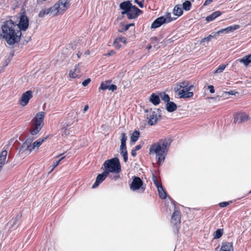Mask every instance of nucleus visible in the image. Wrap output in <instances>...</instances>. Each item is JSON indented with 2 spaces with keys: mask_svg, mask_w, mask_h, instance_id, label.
<instances>
[{
  "mask_svg": "<svg viewBox=\"0 0 251 251\" xmlns=\"http://www.w3.org/2000/svg\"><path fill=\"white\" fill-rule=\"evenodd\" d=\"M172 21L171 18V13H168L167 17L163 16L160 17L155 19L152 23L151 25V28H156L160 27L162 24L164 23H168Z\"/></svg>",
  "mask_w": 251,
  "mask_h": 251,
  "instance_id": "nucleus-7",
  "label": "nucleus"
},
{
  "mask_svg": "<svg viewBox=\"0 0 251 251\" xmlns=\"http://www.w3.org/2000/svg\"><path fill=\"white\" fill-rule=\"evenodd\" d=\"M213 0H206L204 3V5H208L210 4Z\"/></svg>",
  "mask_w": 251,
  "mask_h": 251,
  "instance_id": "nucleus-55",
  "label": "nucleus"
},
{
  "mask_svg": "<svg viewBox=\"0 0 251 251\" xmlns=\"http://www.w3.org/2000/svg\"><path fill=\"white\" fill-rule=\"evenodd\" d=\"M148 48V49H151V46H149Z\"/></svg>",
  "mask_w": 251,
  "mask_h": 251,
  "instance_id": "nucleus-61",
  "label": "nucleus"
},
{
  "mask_svg": "<svg viewBox=\"0 0 251 251\" xmlns=\"http://www.w3.org/2000/svg\"><path fill=\"white\" fill-rule=\"evenodd\" d=\"M1 30L0 38L5 39L9 45H13L20 41L22 32L17 24L11 20L3 23L1 25Z\"/></svg>",
  "mask_w": 251,
  "mask_h": 251,
  "instance_id": "nucleus-1",
  "label": "nucleus"
},
{
  "mask_svg": "<svg viewBox=\"0 0 251 251\" xmlns=\"http://www.w3.org/2000/svg\"><path fill=\"white\" fill-rule=\"evenodd\" d=\"M134 24L131 23L129 24H126V25H121L120 29L119 30L120 32H123L124 31H126L127 30L129 27L131 26H134Z\"/></svg>",
  "mask_w": 251,
  "mask_h": 251,
  "instance_id": "nucleus-31",
  "label": "nucleus"
},
{
  "mask_svg": "<svg viewBox=\"0 0 251 251\" xmlns=\"http://www.w3.org/2000/svg\"><path fill=\"white\" fill-rule=\"evenodd\" d=\"M124 150H126V143H125V142H121L120 151H124Z\"/></svg>",
  "mask_w": 251,
  "mask_h": 251,
  "instance_id": "nucleus-47",
  "label": "nucleus"
},
{
  "mask_svg": "<svg viewBox=\"0 0 251 251\" xmlns=\"http://www.w3.org/2000/svg\"><path fill=\"white\" fill-rule=\"evenodd\" d=\"M32 141L33 138H28L27 139L20 148L19 153L20 154H24L25 155L29 154L32 151V150L30 148Z\"/></svg>",
  "mask_w": 251,
  "mask_h": 251,
  "instance_id": "nucleus-8",
  "label": "nucleus"
},
{
  "mask_svg": "<svg viewBox=\"0 0 251 251\" xmlns=\"http://www.w3.org/2000/svg\"><path fill=\"white\" fill-rule=\"evenodd\" d=\"M44 141V139H38L37 140L34 142L32 145L31 144L30 149L32 150V151L37 150L40 147V146L41 145Z\"/></svg>",
  "mask_w": 251,
  "mask_h": 251,
  "instance_id": "nucleus-24",
  "label": "nucleus"
},
{
  "mask_svg": "<svg viewBox=\"0 0 251 251\" xmlns=\"http://www.w3.org/2000/svg\"><path fill=\"white\" fill-rule=\"evenodd\" d=\"M182 88L181 87H180V84H177L176 86L174 88V90L176 92H179L180 90V89Z\"/></svg>",
  "mask_w": 251,
  "mask_h": 251,
  "instance_id": "nucleus-49",
  "label": "nucleus"
},
{
  "mask_svg": "<svg viewBox=\"0 0 251 251\" xmlns=\"http://www.w3.org/2000/svg\"><path fill=\"white\" fill-rule=\"evenodd\" d=\"M236 92L233 91H230L229 92H226L229 95H235Z\"/></svg>",
  "mask_w": 251,
  "mask_h": 251,
  "instance_id": "nucleus-57",
  "label": "nucleus"
},
{
  "mask_svg": "<svg viewBox=\"0 0 251 251\" xmlns=\"http://www.w3.org/2000/svg\"><path fill=\"white\" fill-rule=\"evenodd\" d=\"M47 15H50L53 17L56 16L55 12L54 11V9H53V6L47 9H42L38 14V17L43 18Z\"/></svg>",
  "mask_w": 251,
  "mask_h": 251,
  "instance_id": "nucleus-14",
  "label": "nucleus"
},
{
  "mask_svg": "<svg viewBox=\"0 0 251 251\" xmlns=\"http://www.w3.org/2000/svg\"><path fill=\"white\" fill-rule=\"evenodd\" d=\"M150 101L155 105H158L160 102L159 96L152 93L150 96Z\"/></svg>",
  "mask_w": 251,
  "mask_h": 251,
  "instance_id": "nucleus-21",
  "label": "nucleus"
},
{
  "mask_svg": "<svg viewBox=\"0 0 251 251\" xmlns=\"http://www.w3.org/2000/svg\"><path fill=\"white\" fill-rule=\"evenodd\" d=\"M60 156L61 157L58 160L53 162L51 171H52L54 168H55L59 165L60 161L65 158V156H63V154H60L59 155L57 156V157H59Z\"/></svg>",
  "mask_w": 251,
  "mask_h": 251,
  "instance_id": "nucleus-32",
  "label": "nucleus"
},
{
  "mask_svg": "<svg viewBox=\"0 0 251 251\" xmlns=\"http://www.w3.org/2000/svg\"><path fill=\"white\" fill-rule=\"evenodd\" d=\"M238 61L240 63H243L246 67H248L249 64L251 63V54L239 59Z\"/></svg>",
  "mask_w": 251,
  "mask_h": 251,
  "instance_id": "nucleus-18",
  "label": "nucleus"
},
{
  "mask_svg": "<svg viewBox=\"0 0 251 251\" xmlns=\"http://www.w3.org/2000/svg\"><path fill=\"white\" fill-rule=\"evenodd\" d=\"M194 88L193 85H190L188 87L182 89L178 93L180 98H189L193 96V92H191Z\"/></svg>",
  "mask_w": 251,
  "mask_h": 251,
  "instance_id": "nucleus-11",
  "label": "nucleus"
},
{
  "mask_svg": "<svg viewBox=\"0 0 251 251\" xmlns=\"http://www.w3.org/2000/svg\"><path fill=\"white\" fill-rule=\"evenodd\" d=\"M208 88L209 89V91L211 93H214L215 92V90L213 85H209L208 86Z\"/></svg>",
  "mask_w": 251,
  "mask_h": 251,
  "instance_id": "nucleus-54",
  "label": "nucleus"
},
{
  "mask_svg": "<svg viewBox=\"0 0 251 251\" xmlns=\"http://www.w3.org/2000/svg\"><path fill=\"white\" fill-rule=\"evenodd\" d=\"M232 243L230 242H226L222 244L220 251H233Z\"/></svg>",
  "mask_w": 251,
  "mask_h": 251,
  "instance_id": "nucleus-19",
  "label": "nucleus"
},
{
  "mask_svg": "<svg viewBox=\"0 0 251 251\" xmlns=\"http://www.w3.org/2000/svg\"><path fill=\"white\" fill-rule=\"evenodd\" d=\"M7 155V151L6 150L2 151L0 154V165L2 166L5 164Z\"/></svg>",
  "mask_w": 251,
  "mask_h": 251,
  "instance_id": "nucleus-26",
  "label": "nucleus"
},
{
  "mask_svg": "<svg viewBox=\"0 0 251 251\" xmlns=\"http://www.w3.org/2000/svg\"><path fill=\"white\" fill-rule=\"evenodd\" d=\"M159 197L162 199H165L167 197V194L163 187L158 188L157 189Z\"/></svg>",
  "mask_w": 251,
  "mask_h": 251,
  "instance_id": "nucleus-30",
  "label": "nucleus"
},
{
  "mask_svg": "<svg viewBox=\"0 0 251 251\" xmlns=\"http://www.w3.org/2000/svg\"><path fill=\"white\" fill-rule=\"evenodd\" d=\"M179 84L182 89L187 88L188 87V86L190 85L189 82L187 81H183L182 82H180Z\"/></svg>",
  "mask_w": 251,
  "mask_h": 251,
  "instance_id": "nucleus-43",
  "label": "nucleus"
},
{
  "mask_svg": "<svg viewBox=\"0 0 251 251\" xmlns=\"http://www.w3.org/2000/svg\"><path fill=\"white\" fill-rule=\"evenodd\" d=\"M130 188L132 191H136L140 188L143 189V191L145 190V188L143 187V182L138 176H134L133 178L132 181L130 185Z\"/></svg>",
  "mask_w": 251,
  "mask_h": 251,
  "instance_id": "nucleus-10",
  "label": "nucleus"
},
{
  "mask_svg": "<svg viewBox=\"0 0 251 251\" xmlns=\"http://www.w3.org/2000/svg\"><path fill=\"white\" fill-rule=\"evenodd\" d=\"M171 143L170 139L164 138L151 145L149 154L155 155L156 162L158 165H160L165 160Z\"/></svg>",
  "mask_w": 251,
  "mask_h": 251,
  "instance_id": "nucleus-2",
  "label": "nucleus"
},
{
  "mask_svg": "<svg viewBox=\"0 0 251 251\" xmlns=\"http://www.w3.org/2000/svg\"><path fill=\"white\" fill-rule=\"evenodd\" d=\"M32 97V92L30 90L24 93L20 99V105L22 106H25L27 104L30 99Z\"/></svg>",
  "mask_w": 251,
  "mask_h": 251,
  "instance_id": "nucleus-12",
  "label": "nucleus"
},
{
  "mask_svg": "<svg viewBox=\"0 0 251 251\" xmlns=\"http://www.w3.org/2000/svg\"><path fill=\"white\" fill-rule=\"evenodd\" d=\"M226 65H221L220 66H219L217 69L216 70H215L214 71V73H217V74H218V73H221L222 72H223V71L225 70V69L226 68Z\"/></svg>",
  "mask_w": 251,
  "mask_h": 251,
  "instance_id": "nucleus-39",
  "label": "nucleus"
},
{
  "mask_svg": "<svg viewBox=\"0 0 251 251\" xmlns=\"http://www.w3.org/2000/svg\"><path fill=\"white\" fill-rule=\"evenodd\" d=\"M177 108L176 105L173 102L169 101L166 104V109L169 112H173Z\"/></svg>",
  "mask_w": 251,
  "mask_h": 251,
  "instance_id": "nucleus-22",
  "label": "nucleus"
},
{
  "mask_svg": "<svg viewBox=\"0 0 251 251\" xmlns=\"http://www.w3.org/2000/svg\"><path fill=\"white\" fill-rule=\"evenodd\" d=\"M191 3L189 1H186L183 3L182 7L183 9L186 11H189L191 9Z\"/></svg>",
  "mask_w": 251,
  "mask_h": 251,
  "instance_id": "nucleus-33",
  "label": "nucleus"
},
{
  "mask_svg": "<svg viewBox=\"0 0 251 251\" xmlns=\"http://www.w3.org/2000/svg\"><path fill=\"white\" fill-rule=\"evenodd\" d=\"M88 108L89 106L88 105H85L83 109V112L85 113L88 109Z\"/></svg>",
  "mask_w": 251,
  "mask_h": 251,
  "instance_id": "nucleus-56",
  "label": "nucleus"
},
{
  "mask_svg": "<svg viewBox=\"0 0 251 251\" xmlns=\"http://www.w3.org/2000/svg\"><path fill=\"white\" fill-rule=\"evenodd\" d=\"M171 222L175 225L179 223L180 222V213L177 210H175L172 216Z\"/></svg>",
  "mask_w": 251,
  "mask_h": 251,
  "instance_id": "nucleus-17",
  "label": "nucleus"
},
{
  "mask_svg": "<svg viewBox=\"0 0 251 251\" xmlns=\"http://www.w3.org/2000/svg\"><path fill=\"white\" fill-rule=\"evenodd\" d=\"M251 193V191L250 192V193Z\"/></svg>",
  "mask_w": 251,
  "mask_h": 251,
  "instance_id": "nucleus-62",
  "label": "nucleus"
},
{
  "mask_svg": "<svg viewBox=\"0 0 251 251\" xmlns=\"http://www.w3.org/2000/svg\"><path fill=\"white\" fill-rule=\"evenodd\" d=\"M114 45L115 48L117 49H119L121 47V45H120V43L117 41V39H116L114 42Z\"/></svg>",
  "mask_w": 251,
  "mask_h": 251,
  "instance_id": "nucleus-52",
  "label": "nucleus"
},
{
  "mask_svg": "<svg viewBox=\"0 0 251 251\" xmlns=\"http://www.w3.org/2000/svg\"><path fill=\"white\" fill-rule=\"evenodd\" d=\"M223 230L221 229H217L215 233H214V239H218L219 238H220L222 235H223Z\"/></svg>",
  "mask_w": 251,
  "mask_h": 251,
  "instance_id": "nucleus-35",
  "label": "nucleus"
},
{
  "mask_svg": "<svg viewBox=\"0 0 251 251\" xmlns=\"http://www.w3.org/2000/svg\"><path fill=\"white\" fill-rule=\"evenodd\" d=\"M111 83V80H107L104 82H102L101 83L99 89L102 90H105L106 89L108 90Z\"/></svg>",
  "mask_w": 251,
  "mask_h": 251,
  "instance_id": "nucleus-27",
  "label": "nucleus"
},
{
  "mask_svg": "<svg viewBox=\"0 0 251 251\" xmlns=\"http://www.w3.org/2000/svg\"><path fill=\"white\" fill-rule=\"evenodd\" d=\"M249 119V115L245 113H239L235 115L234 122L242 123L247 121Z\"/></svg>",
  "mask_w": 251,
  "mask_h": 251,
  "instance_id": "nucleus-16",
  "label": "nucleus"
},
{
  "mask_svg": "<svg viewBox=\"0 0 251 251\" xmlns=\"http://www.w3.org/2000/svg\"><path fill=\"white\" fill-rule=\"evenodd\" d=\"M132 4L129 1H126L122 2L120 5V7L123 11H127L131 7Z\"/></svg>",
  "mask_w": 251,
  "mask_h": 251,
  "instance_id": "nucleus-20",
  "label": "nucleus"
},
{
  "mask_svg": "<svg viewBox=\"0 0 251 251\" xmlns=\"http://www.w3.org/2000/svg\"><path fill=\"white\" fill-rule=\"evenodd\" d=\"M223 33H228L227 27L218 31L215 33V35H219V34Z\"/></svg>",
  "mask_w": 251,
  "mask_h": 251,
  "instance_id": "nucleus-46",
  "label": "nucleus"
},
{
  "mask_svg": "<svg viewBox=\"0 0 251 251\" xmlns=\"http://www.w3.org/2000/svg\"><path fill=\"white\" fill-rule=\"evenodd\" d=\"M126 140H127V136L126 135V134L124 132L122 133L121 142L126 143Z\"/></svg>",
  "mask_w": 251,
  "mask_h": 251,
  "instance_id": "nucleus-45",
  "label": "nucleus"
},
{
  "mask_svg": "<svg viewBox=\"0 0 251 251\" xmlns=\"http://www.w3.org/2000/svg\"><path fill=\"white\" fill-rule=\"evenodd\" d=\"M17 25L21 31L22 30L25 31L28 26V20L27 17L24 15H21L19 23Z\"/></svg>",
  "mask_w": 251,
  "mask_h": 251,
  "instance_id": "nucleus-13",
  "label": "nucleus"
},
{
  "mask_svg": "<svg viewBox=\"0 0 251 251\" xmlns=\"http://www.w3.org/2000/svg\"><path fill=\"white\" fill-rule=\"evenodd\" d=\"M142 11L135 5H133L127 11H122V14H126L129 19L136 18Z\"/></svg>",
  "mask_w": 251,
  "mask_h": 251,
  "instance_id": "nucleus-9",
  "label": "nucleus"
},
{
  "mask_svg": "<svg viewBox=\"0 0 251 251\" xmlns=\"http://www.w3.org/2000/svg\"><path fill=\"white\" fill-rule=\"evenodd\" d=\"M120 153L124 158V162H126L128 159L127 150L121 151Z\"/></svg>",
  "mask_w": 251,
  "mask_h": 251,
  "instance_id": "nucleus-40",
  "label": "nucleus"
},
{
  "mask_svg": "<svg viewBox=\"0 0 251 251\" xmlns=\"http://www.w3.org/2000/svg\"><path fill=\"white\" fill-rule=\"evenodd\" d=\"M108 174L106 171H103L102 174H99L96 179L95 182L92 186V188H97L108 176Z\"/></svg>",
  "mask_w": 251,
  "mask_h": 251,
  "instance_id": "nucleus-15",
  "label": "nucleus"
},
{
  "mask_svg": "<svg viewBox=\"0 0 251 251\" xmlns=\"http://www.w3.org/2000/svg\"><path fill=\"white\" fill-rule=\"evenodd\" d=\"M2 167V166L1 165H0V171L1 170Z\"/></svg>",
  "mask_w": 251,
  "mask_h": 251,
  "instance_id": "nucleus-60",
  "label": "nucleus"
},
{
  "mask_svg": "<svg viewBox=\"0 0 251 251\" xmlns=\"http://www.w3.org/2000/svg\"><path fill=\"white\" fill-rule=\"evenodd\" d=\"M116 89H117L116 85H115L114 84H110L109 88V89H108L109 90H111L112 91H114Z\"/></svg>",
  "mask_w": 251,
  "mask_h": 251,
  "instance_id": "nucleus-51",
  "label": "nucleus"
},
{
  "mask_svg": "<svg viewBox=\"0 0 251 251\" xmlns=\"http://www.w3.org/2000/svg\"><path fill=\"white\" fill-rule=\"evenodd\" d=\"M222 14V13L219 11H217L214 12H213L210 15H208L206 20L207 22H209L212 21L214 19H215L217 17H219Z\"/></svg>",
  "mask_w": 251,
  "mask_h": 251,
  "instance_id": "nucleus-23",
  "label": "nucleus"
},
{
  "mask_svg": "<svg viewBox=\"0 0 251 251\" xmlns=\"http://www.w3.org/2000/svg\"><path fill=\"white\" fill-rule=\"evenodd\" d=\"M139 134L140 133L138 131H134L130 137L131 141L133 143L136 142L139 138Z\"/></svg>",
  "mask_w": 251,
  "mask_h": 251,
  "instance_id": "nucleus-29",
  "label": "nucleus"
},
{
  "mask_svg": "<svg viewBox=\"0 0 251 251\" xmlns=\"http://www.w3.org/2000/svg\"><path fill=\"white\" fill-rule=\"evenodd\" d=\"M45 114L44 112H40L37 113L35 117L33 118V123L30 130L32 135H37L43 127Z\"/></svg>",
  "mask_w": 251,
  "mask_h": 251,
  "instance_id": "nucleus-4",
  "label": "nucleus"
},
{
  "mask_svg": "<svg viewBox=\"0 0 251 251\" xmlns=\"http://www.w3.org/2000/svg\"><path fill=\"white\" fill-rule=\"evenodd\" d=\"M117 41H118L120 43H122L124 44L126 43V38L124 37H119L116 38Z\"/></svg>",
  "mask_w": 251,
  "mask_h": 251,
  "instance_id": "nucleus-44",
  "label": "nucleus"
},
{
  "mask_svg": "<svg viewBox=\"0 0 251 251\" xmlns=\"http://www.w3.org/2000/svg\"><path fill=\"white\" fill-rule=\"evenodd\" d=\"M183 13V11L180 6L176 5L173 9V14L177 16H181Z\"/></svg>",
  "mask_w": 251,
  "mask_h": 251,
  "instance_id": "nucleus-28",
  "label": "nucleus"
},
{
  "mask_svg": "<svg viewBox=\"0 0 251 251\" xmlns=\"http://www.w3.org/2000/svg\"><path fill=\"white\" fill-rule=\"evenodd\" d=\"M70 0H59L53 5L56 16L63 13L70 6Z\"/></svg>",
  "mask_w": 251,
  "mask_h": 251,
  "instance_id": "nucleus-6",
  "label": "nucleus"
},
{
  "mask_svg": "<svg viewBox=\"0 0 251 251\" xmlns=\"http://www.w3.org/2000/svg\"><path fill=\"white\" fill-rule=\"evenodd\" d=\"M142 146L141 145H138L136 146L131 151V155L133 157L136 155V151L139 150L141 148Z\"/></svg>",
  "mask_w": 251,
  "mask_h": 251,
  "instance_id": "nucleus-34",
  "label": "nucleus"
},
{
  "mask_svg": "<svg viewBox=\"0 0 251 251\" xmlns=\"http://www.w3.org/2000/svg\"><path fill=\"white\" fill-rule=\"evenodd\" d=\"M134 2L137 3L139 7L141 8H143L144 7V2L143 1H139L138 0H134Z\"/></svg>",
  "mask_w": 251,
  "mask_h": 251,
  "instance_id": "nucleus-50",
  "label": "nucleus"
},
{
  "mask_svg": "<svg viewBox=\"0 0 251 251\" xmlns=\"http://www.w3.org/2000/svg\"><path fill=\"white\" fill-rule=\"evenodd\" d=\"M119 177H120L119 175H118V176H114V178L115 180H116V179H118L119 178Z\"/></svg>",
  "mask_w": 251,
  "mask_h": 251,
  "instance_id": "nucleus-59",
  "label": "nucleus"
},
{
  "mask_svg": "<svg viewBox=\"0 0 251 251\" xmlns=\"http://www.w3.org/2000/svg\"><path fill=\"white\" fill-rule=\"evenodd\" d=\"M160 97L162 100L165 102L168 103L170 101V97L168 95L165 94H161Z\"/></svg>",
  "mask_w": 251,
  "mask_h": 251,
  "instance_id": "nucleus-42",
  "label": "nucleus"
},
{
  "mask_svg": "<svg viewBox=\"0 0 251 251\" xmlns=\"http://www.w3.org/2000/svg\"><path fill=\"white\" fill-rule=\"evenodd\" d=\"M61 132L62 136L64 137H66L70 134L69 130L66 127H64L61 129Z\"/></svg>",
  "mask_w": 251,
  "mask_h": 251,
  "instance_id": "nucleus-38",
  "label": "nucleus"
},
{
  "mask_svg": "<svg viewBox=\"0 0 251 251\" xmlns=\"http://www.w3.org/2000/svg\"><path fill=\"white\" fill-rule=\"evenodd\" d=\"M239 28V25H234L227 27L228 33L232 32Z\"/></svg>",
  "mask_w": 251,
  "mask_h": 251,
  "instance_id": "nucleus-37",
  "label": "nucleus"
},
{
  "mask_svg": "<svg viewBox=\"0 0 251 251\" xmlns=\"http://www.w3.org/2000/svg\"><path fill=\"white\" fill-rule=\"evenodd\" d=\"M90 78H87L82 82V84L83 86H86L90 83Z\"/></svg>",
  "mask_w": 251,
  "mask_h": 251,
  "instance_id": "nucleus-48",
  "label": "nucleus"
},
{
  "mask_svg": "<svg viewBox=\"0 0 251 251\" xmlns=\"http://www.w3.org/2000/svg\"><path fill=\"white\" fill-rule=\"evenodd\" d=\"M229 204L228 202H222L219 203V205L221 207H225L227 206Z\"/></svg>",
  "mask_w": 251,
  "mask_h": 251,
  "instance_id": "nucleus-53",
  "label": "nucleus"
},
{
  "mask_svg": "<svg viewBox=\"0 0 251 251\" xmlns=\"http://www.w3.org/2000/svg\"><path fill=\"white\" fill-rule=\"evenodd\" d=\"M152 180L153 181L154 184L155 185L156 187H157V189H158V188L162 187V185H161V184L157 179L156 176L154 175H152Z\"/></svg>",
  "mask_w": 251,
  "mask_h": 251,
  "instance_id": "nucleus-36",
  "label": "nucleus"
},
{
  "mask_svg": "<svg viewBox=\"0 0 251 251\" xmlns=\"http://www.w3.org/2000/svg\"><path fill=\"white\" fill-rule=\"evenodd\" d=\"M103 165L104 171H106L108 175L109 173L118 174L121 171L120 163L117 157L106 160Z\"/></svg>",
  "mask_w": 251,
  "mask_h": 251,
  "instance_id": "nucleus-3",
  "label": "nucleus"
},
{
  "mask_svg": "<svg viewBox=\"0 0 251 251\" xmlns=\"http://www.w3.org/2000/svg\"><path fill=\"white\" fill-rule=\"evenodd\" d=\"M215 36L209 35L206 37H204L203 39H202L201 41V43H204L205 42H209L212 38H214Z\"/></svg>",
  "mask_w": 251,
  "mask_h": 251,
  "instance_id": "nucleus-41",
  "label": "nucleus"
},
{
  "mask_svg": "<svg viewBox=\"0 0 251 251\" xmlns=\"http://www.w3.org/2000/svg\"><path fill=\"white\" fill-rule=\"evenodd\" d=\"M82 54V52H80V51H78L77 53V56L78 58H80V57L81 56Z\"/></svg>",
  "mask_w": 251,
  "mask_h": 251,
  "instance_id": "nucleus-58",
  "label": "nucleus"
},
{
  "mask_svg": "<svg viewBox=\"0 0 251 251\" xmlns=\"http://www.w3.org/2000/svg\"><path fill=\"white\" fill-rule=\"evenodd\" d=\"M161 110L159 108L150 110H146V117L148 120V124L150 126L155 125L161 117Z\"/></svg>",
  "mask_w": 251,
  "mask_h": 251,
  "instance_id": "nucleus-5",
  "label": "nucleus"
},
{
  "mask_svg": "<svg viewBox=\"0 0 251 251\" xmlns=\"http://www.w3.org/2000/svg\"><path fill=\"white\" fill-rule=\"evenodd\" d=\"M69 75L72 78H75L80 75L79 64L75 65L74 71H71Z\"/></svg>",
  "mask_w": 251,
  "mask_h": 251,
  "instance_id": "nucleus-25",
  "label": "nucleus"
}]
</instances>
